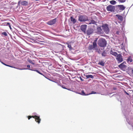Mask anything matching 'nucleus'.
<instances>
[{"label":"nucleus","instance_id":"1","mask_svg":"<svg viewBox=\"0 0 133 133\" xmlns=\"http://www.w3.org/2000/svg\"><path fill=\"white\" fill-rule=\"evenodd\" d=\"M125 99L124 98L121 99L120 101L121 103V104L122 105V109L124 115V116H125V115L127 114L130 109V107L129 105L127 104H125L124 101Z\"/></svg>","mask_w":133,"mask_h":133},{"label":"nucleus","instance_id":"2","mask_svg":"<svg viewBox=\"0 0 133 133\" xmlns=\"http://www.w3.org/2000/svg\"><path fill=\"white\" fill-rule=\"evenodd\" d=\"M97 44L100 47L104 48L106 46L107 41L104 38H101L98 40Z\"/></svg>","mask_w":133,"mask_h":133},{"label":"nucleus","instance_id":"3","mask_svg":"<svg viewBox=\"0 0 133 133\" xmlns=\"http://www.w3.org/2000/svg\"><path fill=\"white\" fill-rule=\"evenodd\" d=\"M97 39V38H96L94 40L93 43V44H90L89 45L88 47L89 50H91L93 49L97 51L98 50V49L97 48V45L96 43Z\"/></svg>","mask_w":133,"mask_h":133},{"label":"nucleus","instance_id":"4","mask_svg":"<svg viewBox=\"0 0 133 133\" xmlns=\"http://www.w3.org/2000/svg\"><path fill=\"white\" fill-rule=\"evenodd\" d=\"M26 66L28 68H25V70H29L31 71H36L37 73L40 74V75H41L43 76L45 78H47L45 75H44L43 73H41V72L40 71H39L37 68H30V65L29 64L27 65H26Z\"/></svg>","mask_w":133,"mask_h":133},{"label":"nucleus","instance_id":"5","mask_svg":"<svg viewBox=\"0 0 133 133\" xmlns=\"http://www.w3.org/2000/svg\"><path fill=\"white\" fill-rule=\"evenodd\" d=\"M101 27L103 32H104L106 34H109L110 30L108 24H103L101 25Z\"/></svg>","mask_w":133,"mask_h":133},{"label":"nucleus","instance_id":"6","mask_svg":"<svg viewBox=\"0 0 133 133\" xmlns=\"http://www.w3.org/2000/svg\"><path fill=\"white\" fill-rule=\"evenodd\" d=\"M78 21L80 22H85L89 21L88 16L86 15H80L78 16Z\"/></svg>","mask_w":133,"mask_h":133},{"label":"nucleus","instance_id":"7","mask_svg":"<svg viewBox=\"0 0 133 133\" xmlns=\"http://www.w3.org/2000/svg\"><path fill=\"white\" fill-rule=\"evenodd\" d=\"M106 9L108 11H110L111 12H114L115 11V6L111 5H109L107 6Z\"/></svg>","mask_w":133,"mask_h":133},{"label":"nucleus","instance_id":"8","mask_svg":"<svg viewBox=\"0 0 133 133\" xmlns=\"http://www.w3.org/2000/svg\"><path fill=\"white\" fill-rule=\"evenodd\" d=\"M28 2L26 1H19L18 3V5L17 6L16 8L18 7V5H20V4L24 6H26L28 5Z\"/></svg>","mask_w":133,"mask_h":133},{"label":"nucleus","instance_id":"9","mask_svg":"<svg viewBox=\"0 0 133 133\" xmlns=\"http://www.w3.org/2000/svg\"><path fill=\"white\" fill-rule=\"evenodd\" d=\"M116 59L118 63H119L122 62L123 61V58H122V55L119 54L116 57Z\"/></svg>","mask_w":133,"mask_h":133},{"label":"nucleus","instance_id":"10","mask_svg":"<svg viewBox=\"0 0 133 133\" xmlns=\"http://www.w3.org/2000/svg\"><path fill=\"white\" fill-rule=\"evenodd\" d=\"M57 18L51 19L46 23L50 25H51L55 24L57 21Z\"/></svg>","mask_w":133,"mask_h":133},{"label":"nucleus","instance_id":"11","mask_svg":"<svg viewBox=\"0 0 133 133\" xmlns=\"http://www.w3.org/2000/svg\"><path fill=\"white\" fill-rule=\"evenodd\" d=\"M87 25L85 24L82 25L80 26L81 30L84 33H86Z\"/></svg>","mask_w":133,"mask_h":133},{"label":"nucleus","instance_id":"12","mask_svg":"<svg viewBox=\"0 0 133 133\" xmlns=\"http://www.w3.org/2000/svg\"><path fill=\"white\" fill-rule=\"evenodd\" d=\"M97 30L98 34H101L103 33V31L102 30L101 25L97 26Z\"/></svg>","mask_w":133,"mask_h":133},{"label":"nucleus","instance_id":"13","mask_svg":"<svg viewBox=\"0 0 133 133\" xmlns=\"http://www.w3.org/2000/svg\"><path fill=\"white\" fill-rule=\"evenodd\" d=\"M93 31L94 30L92 28H89L87 29L86 31V34L87 35H89L92 34Z\"/></svg>","mask_w":133,"mask_h":133},{"label":"nucleus","instance_id":"14","mask_svg":"<svg viewBox=\"0 0 133 133\" xmlns=\"http://www.w3.org/2000/svg\"><path fill=\"white\" fill-rule=\"evenodd\" d=\"M34 118L35 119V121L38 124H39L40 123L41 119L40 118V116L39 115L38 116H37L35 118Z\"/></svg>","mask_w":133,"mask_h":133},{"label":"nucleus","instance_id":"15","mask_svg":"<svg viewBox=\"0 0 133 133\" xmlns=\"http://www.w3.org/2000/svg\"><path fill=\"white\" fill-rule=\"evenodd\" d=\"M125 117L126 119V121L129 124V125H130V127L131 128H130L129 127H128V128L129 129H131L132 128L133 129V125L130 122L129 120V119H128L127 117L126 116V115L125 116Z\"/></svg>","mask_w":133,"mask_h":133},{"label":"nucleus","instance_id":"16","mask_svg":"<svg viewBox=\"0 0 133 133\" xmlns=\"http://www.w3.org/2000/svg\"><path fill=\"white\" fill-rule=\"evenodd\" d=\"M118 67L121 70H123L127 67V66L125 65H124L123 63H121L118 65Z\"/></svg>","mask_w":133,"mask_h":133},{"label":"nucleus","instance_id":"17","mask_svg":"<svg viewBox=\"0 0 133 133\" xmlns=\"http://www.w3.org/2000/svg\"><path fill=\"white\" fill-rule=\"evenodd\" d=\"M118 6L119 8V9L120 11V12L121 11L124 10L125 8V7L123 5H118Z\"/></svg>","mask_w":133,"mask_h":133},{"label":"nucleus","instance_id":"18","mask_svg":"<svg viewBox=\"0 0 133 133\" xmlns=\"http://www.w3.org/2000/svg\"><path fill=\"white\" fill-rule=\"evenodd\" d=\"M70 19L71 21L73 24H74L76 22V20L75 18H74L73 16H71Z\"/></svg>","mask_w":133,"mask_h":133},{"label":"nucleus","instance_id":"19","mask_svg":"<svg viewBox=\"0 0 133 133\" xmlns=\"http://www.w3.org/2000/svg\"><path fill=\"white\" fill-rule=\"evenodd\" d=\"M115 16L117 17L118 19L120 21H123V18L122 16L117 14Z\"/></svg>","mask_w":133,"mask_h":133},{"label":"nucleus","instance_id":"20","mask_svg":"<svg viewBox=\"0 0 133 133\" xmlns=\"http://www.w3.org/2000/svg\"><path fill=\"white\" fill-rule=\"evenodd\" d=\"M111 54L114 56H115L117 57V56L119 55L118 53L115 51H113L111 50L110 52Z\"/></svg>","mask_w":133,"mask_h":133},{"label":"nucleus","instance_id":"21","mask_svg":"<svg viewBox=\"0 0 133 133\" xmlns=\"http://www.w3.org/2000/svg\"><path fill=\"white\" fill-rule=\"evenodd\" d=\"M79 94L83 96H87L89 95L88 93H86V92H85L83 90H82L81 92Z\"/></svg>","mask_w":133,"mask_h":133},{"label":"nucleus","instance_id":"22","mask_svg":"<svg viewBox=\"0 0 133 133\" xmlns=\"http://www.w3.org/2000/svg\"><path fill=\"white\" fill-rule=\"evenodd\" d=\"M84 75L85 76V77H86V79H87L89 78H91L92 79L94 78V76L92 75H85L84 74Z\"/></svg>","mask_w":133,"mask_h":133},{"label":"nucleus","instance_id":"23","mask_svg":"<svg viewBox=\"0 0 133 133\" xmlns=\"http://www.w3.org/2000/svg\"><path fill=\"white\" fill-rule=\"evenodd\" d=\"M27 61L29 63H31L32 64L34 65L35 64V61L33 60H31L30 59H27Z\"/></svg>","mask_w":133,"mask_h":133},{"label":"nucleus","instance_id":"24","mask_svg":"<svg viewBox=\"0 0 133 133\" xmlns=\"http://www.w3.org/2000/svg\"><path fill=\"white\" fill-rule=\"evenodd\" d=\"M127 62L128 63L131 62H132V59L131 58V56H129L127 59Z\"/></svg>","mask_w":133,"mask_h":133},{"label":"nucleus","instance_id":"25","mask_svg":"<svg viewBox=\"0 0 133 133\" xmlns=\"http://www.w3.org/2000/svg\"><path fill=\"white\" fill-rule=\"evenodd\" d=\"M115 6V11L117 12H121L120 11L119 9V8L118 6V5Z\"/></svg>","mask_w":133,"mask_h":133},{"label":"nucleus","instance_id":"26","mask_svg":"<svg viewBox=\"0 0 133 133\" xmlns=\"http://www.w3.org/2000/svg\"><path fill=\"white\" fill-rule=\"evenodd\" d=\"M98 65H101L102 66H103L104 65L105 63L104 62V61H99L98 63Z\"/></svg>","mask_w":133,"mask_h":133},{"label":"nucleus","instance_id":"27","mask_svg":"<svg viewBox=\"0 0 133 133\" xmlns=\"http://www.w3.org/2000/svg\"><path fill=\"white\" fill-rule=\"evenodd\" d=\"M107 53L104 50L101 53L102 56L105 57L107 56Z\"/></svg>","mask_w":133,"mask_h":133},{"label":"nucleus","instance_id":"28","mask_svg":"<svg viewBox=\"0 0 133 133\" xmlns=\"http://www.w3.org/2000/svg\"><path fill=\"white\" fill-rule=\"evenodd\" d=\"M32 115H33L32 116V117L33 118H35L36 117L38 116L39 115L37 114L35 112L32 113Z\"/></svg>","mask_w":133,"mask_h":133},{"label":"nucleus","instance_id":"29","mask_svg":"<svg viewBox=\"0 0 133 133\" xmlns=\"http://www.w3.org/2000/svg\"><path fill=\"white\" fill-rule=\"evenodd\" d=\"M110 3L112 5H114L116 4L117 2L116 1L113 0L110 1Z\"/></svg>","mask_w":133,"mask_h":133},{"label":"nucleus","instance_id":"30","mask_svg":"<svg viewBox=\"0 0 133 133\" xmlns=\"http://www.w3.org/2000/svg\"><path fill=\"white\" fill-rule=\"evenodd\" d=\"M97 23L96 22L93 20H91L90 22L89 23V24H96Z\"/></svg>","mask_w":133,"mask_h":133},{"label":"nucleus","instance_id":"31","mask_svg":"<svg viewBox=\"0 0 133 133\" xmlns=\"http://www.w3.org/2000/svg\"><path fill=\"white\" fill-rule=\"evenodd\" d=\"M133 69V68H131L130 67H128V70L129 71L131 72L132 73V70Z\"/></svg>","mask_w":133,"mask_h":133},{"label":"nucleus","instance_id":"32","mask_svg":"<svg viewBox=\"0 0 133 133\" xmlns=\"http://www.w3.org/2000/svg\"><path fill=\"white\" fill-rule=\"evenodd\" d=\"M3 24H4L3 25L4 26H9L10 24V23L9 22H6L4 23H3Z\"/></svg>","mask_w":133,"mask_h":133},{"label":"nucleus","instance_id":"33","mask_svg":"<svg viewBox=\"0 0 133 133\" xmlns=\"http://www.w3.org/2000/svg\"><path fill=\"white\" fill-rule=\"evenodd\" d=\"M68 47L69 48V50H72L74 49L72 48L71 46L70 45H69V44H68Z\"/></svg>","mask_w":133,"mask_h":133},{"label":"nucleus","instance_id":"34","mask_svg":"<svg viewBox=\"0 0 133 133\" xmlns=\"http://www.w3.org/2000/svg\"><path fill=\"white\" fill-rule=\"evenodd\" d=\"M97 93H98L97 92H96L94 91H92L91 92L88 93V94L89 95L90 94H97Z\"/></svg>","mask_w":133,"mask_h":133},{"label":"nucleus","instance_id":"35","mask_svg":"<svg viewBox=\"0 0 133 133\" xmlns=\"http://www.w3.org/2000/svg\"><path fill=\"white\" fill-rule=\"evenodd\" d=\"M2 34L4 35L5 36H7L8 35L7 34L6 32L4 31L2 33Z\"/></svg>","mask_w":133,"mask_h":133},{"label":"nucleus","instance_id":"36","mask_svg":"<svg viewBox=\"0 0 133 133\" xmlns=\"http://www.w3.org/2000/svg\"><path fill=\"white\" fill-rule=\"evenodd\" d=\"M118 1L119 2L124 3L125 2L126 0H118Z\"/></svg>","mask_w":133,"mask_h":133},{"label":"nucleus","instance_id":"37","mask_svg":"<svg viewBox=\"0 0 133 133\" xmlns=\"http://www.w3.org/2000/svg\"><path fill=\"white\" fill-rule=\"evenodd\" d=\"M0 62H1V63L3 64L6 66H7L8 64H6L5 63H4V62H2L1 61V59H0Z\"/></svg>","mask_w":133,"mask_h":133},{"label":"nucleus","instance_id":"38","mask_svg":"<svg viewBox=\"0 0 133 133\" xmlns=\"http://www.w3.org/2000/svg\"><path fill=\"white\" fill-rule=\"evenodd\" d=\"M60 86L63 88L66 89H67V88L65 87V86L64 85H59Z\"/></svg>","mask_w":133,"mask_h":133},{"label":"nucleus","instance_id":"39","mask_svg":"<svg viewBox=\"0 0 133 133\" xmlns=\"http://www.w3.org/2000/svg\"><path fill=\"white\" fill-rule=\"evenodd\" d=\"M9 34L10 35V36L11 37V38L12 40H13L14 41V38L15 39V37H14V38H12V36L10 34Z\"/></svg>","mask_w":133,"mask_h":133},{"label":"nucleus","instance_id":"40","mask_svg":"<svg viewBox=\"0 0 133 133\" xmlns=\"http://www.w3.org/2000/svg\"><path fill=\"white\" fill-rule=\"evenodd\" d=\"M32 116H27V117L28 118L29 120L31 118H32Z\"/></svg>","mask_w":133,"mask_h":133},{"label":"nucleus","instance_id":"41","mask_svg":"<svg viewBox=\"0 0 133 133\" xmlns=\"http://www.w3.org/2000/svg\"><path fill=\"white\" fill-rule=\"evenodd\" d=\"M121 29H122V31H123V32L125 30V28H124V26H122Z\"/></svg>","mask_w":133,"mask_h":133},{"label":"nucleus","instance_id":"42","mask_svg":"<svg viewBox=\"0 0 133 133\" xmlns=\"http://www.w3.org/2000/svg\"><path fill=\"white\" fill-rule=\"evenodd\" d=\"M7 66L9 67H11V68H16L15 67L13 66H11V65H8Z\"/></svg>","mask_w":133,"mask_h":133},{"label":"nucleus","instance_id":"43","mask_svg":"<svg viewBox=\"0 0 133 133\" xmlns=\"http://www.w3.org/2000/svg\"><path fill=\"white\" fill-rule=\"evenodd\" d=\"M79 78L80 79V80L81 81H83L84 80V79L82 78L81 77H79Z\"/></svg>","mask_w":133,"mask_h":133},{"label":"nucleus","instance_id":"44","mask_svg":"<svg viewBox=\"0 0 133 133\" xmlns=\"http://www.w3.org/2000/svg\"><path fill=\"white\" fill-rule=\"evenodd\" d=\"M16 69L19 70H25V68H16Z\"/></svg>","mask_w":133,"mask_h":133},{"label":"nucleus","instance_id":"45","mask_svg":"<svg viewBox=\"0 0 133 133\" xmlns=\"http://www.w3.org/2000/svg\"><path fill=\"white\" fill-rule=\"evenodd\" d=\"M124 92H125V94H126L127 95H129V93H128L126 91H124Z\"/></svg>","mask_w":133,"mask_h":133},{"label":"nucleus","instance_id":"46","mask_svg":"<svg viewBox=\"0 0 133 133\" xmlns=\"http://www.w3.org/2000/svg\"><path fill=\"white\" fill-rule=\"evenodd\" d=\"M67 89L69 90L72 91L71 89L67 88V89Z\"/></svg>","mask_w":133,"mask_h":133},{"label":"nucleus","instance_id":"47","mask_svg":"<svg viewBox=\"0 0 133 133\" xmlns=\"http://www.w3.org/2000/svg\"><path fill=\"white\" fill-rule=\"evenodd\" d=\"M9 26V27L10 28V29H11H11H12V28H11V26L10 25V24Z\"/></svg>","mask_w":133,"mask_h":133},{"label":"nucleus","instance_id":"48","mask_svg":"<svg viewBox=\"0 0 133 133\" xmlns=\"http://www.w3.org/2000/svg\"><path fill=\"white\" fill-rule=\"evenodd\" d=\"M122 63H123V64H124V65H125V64H126V62L124 61V62H123Z\"/></svg>","mask_w":133,"mask_h":133},{"label":"nucleus","instance_id":"49","mask_svg":"<svg viewBox=\"0 0 133 133\" xmlns=\"http://www.w3.org/2000/svg\"><path fill=\"white\" fill-rule=\"evenodd\" d=\"M17 32V31L16 30L15 31H14V32H13V33H14H14H15L16 34H16V32Z\"/></svg>","mask_w":133,"mask_h":133},{"label":"nucleus","instance_id":"50","mask_svg":"<svg viewBox=\"0 0 133 133\" xmlns=\"http://www.w3.org/2000/svg\"><path fill=\"white\" fill-rule=\"evenodd\" d=\"M128 127H129V128H131L130 125H127Z\"/></svg>","mask_w":133,"mask_h":133},{"label":"nucleus","instance_id":"51","mask_svg":"<svg viewBox=\"0 0 133 133\" xmlns=\"http://www.w3.org/2000/svg\"><path fill=\"white\" fill-rule=\"evenodd\" d=\"M118 31H117V32H116V34H118Z\"/></svg>","mask_w":133,"mask_h":133},{"label":"nucleus","instance_id":"52","mask_svg":"<svg viewBox=\"0 0 133 133\" xmlns=\"http://www.w3.org/2000/svg\"><path fill=\"white\" fill-rule=\"evenodd\" d=\"M117 100L119 101V99H117Z\"/></svg>","mask_w":133,"mask_h":133},{"label":"nucleus","instance_id":"53","mask_svg":"<svg viewBox=\"0 0 133 133\" xmlns=\"http://www.w3.org/2000/svg\"><path fill=\"white\" fill-rule=\"evenodd\" d=\"M59 66L61 67L62 66V65H59Z\"/></svg>","mask_w":133,"mask_h":133},{"label":"nucleus","instance_id":"54","mask_svg":"<svg viewBox=\"0 0 133 133\" xmlns=\"http://www.w3.org/2000/svg\"><path fill=\"white\" fill-rule=\"evenodd\" d=\"M41 42H44L43 41H41Z\"/></svg>","mask_w":133,"mask_h":133},{"label":"nucleus","instance_id":"55","mask_svg":"<svg viewBox=\"0 0 133 133\" xmlns=\"http://www.w3.org/2000/svg\"><path fill=\"white\" fill-rule=\"evenodd\" d=\"M114 95H113L112 96H114Z\"/></svg>","mask_w":133,"mask_h":133}]
</instances>
